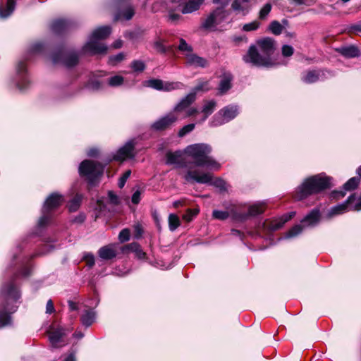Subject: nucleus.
Segmentation results:
<instances>
[{"mask_svg":"<svg viewBox=\"0 0 361 361\" xmlns=\"http://www.w3.org/2000/svg\"><path fill=\"white\" fill-rule=\"evenodd\" d=\"M217 25L219 24L216 21V18H215V14L212 12L202 23V27L205 30H211L215 27Z\"/></svg>","mask_w":361,"mask_h":361,"instance_id":"e433bc0d","label":"nucleus"},{"mask_svg":"<svg viewBox=\"0 0 361 361\" xmlns=\"http://www.w3.org/2000/svg\"><path fill=\"white\" fill-rule=\"evenodd\" d=\"M62 202L63 196L57 192H53L47 197L42 208V215L31 233L32 236L42 235L53 219V211L59 208Z\"/></svg>","mask_w":361,"mask_h":361,"instance_id":"20e7f679","label":"nucleus"},{"mask_svg":"<svg viewBox=\"0 0 361 361\" xmlns=\"http://www.w3.org/2000/svg\"><path fill=\"white\" fill-rule=\"evenodd\" d=\"M360 183V178L358 177H353L350 178L343 185L342 190H333L331 192L330 197L334 199H338L343 197L345 195L346 191H350L355 189Z\"/></svg>","mask_w":361,"mask_h":361,"instance_id":"aec40b11","label":"nucleus"},{"mask_svg":"<svg viewBox=\"0 0 361 361\" xmlns=\"http://www.w3.org/2000/svg\"><path fill=\"white\" fill-rule=\"evenodd\" d=\"M272 6L270 3H267L261 8L259 13V18L265 20L271 10Z\"/></svg>","mask_w":361,"mask_h":361,"instance_id":"09e8293b","label":"nucleus"},{"mask_svg":"<svg viewBox=\"0 0 361 361\" xmlns=\"http://www.w3.org/2000/svg\"><path fill=\"white\" fill-rule=\"evenodd\" d=\"M225 7H218L212 12L215 14V18L218 24L221 23L229 15V12L226 11Z\"/></svg>","mask_w":361,"mask_h":361,"instance_id":"4c0bfd02","label":"nucleus"},{"mask_svg":"<svg viewBox=\"0 0 361 361\" xmlns=\"http://www.w3.org/2000/svg\"><path fill=\"white\" fill-rule=\"evenodd\" d=\"M114 4L116 6H122L123 10L119 11L114 17L115 20H120L122 19L129 20H130L134 14V8L129 4H127V0H113Z\"/></svg>","mask_w":361,"mask_h":361,"instance_id":"a211bd4d","label":"nucleus"},{"mask_svg":"<svg viewBox=\"0 0 361 361\" xmlns=\"http://www.w3.org/2000/svg\"><path fill=\"white\" fill-rule=\"evenodd\" d=\"M131 174L130 170L126 171L123 175L119 178L118 182V186L119 188H123L127 181V180L129 178Z\"/></svg>","mask_w":361,"mask_h":361,"instance_id":"603ef678","label":"nucleus"},{"mask_svg":"<svg viewBox=\"0 0 361 361\" xmlns=\"http://www.w3.org/2000/svg\"><path fill=\"white\" fill-rule=\"evenodd\" d=\"M331 180L332 178L324 173L311 176L304 179L295 189L293 197L300 201L310 195L318 194L331 187Z\"/></svg>","mask_w":361,"mask_h":361,"instance_id":"7ed1b4c3","label":"nucleus"},{"mask_svg":"<svg viewBox=\"0 0 361 361\" xmlns=\"http://www.w3.org/2000/svg\"><path fill=\"white\" fill-rule=\"evenodd\" d=\"M355 200V195H350L345 201L331 207L327 214L326 217L331 219L334 216L343 214L350 210L349 206L351 205L353 200Z\"/></svg>","mask_w":361,"mask_h":361,"instance_id":"6ab92c4d","label":"nucleus"},{"mask_svg":"<svg viewBox=\"0 0 361 361\" xmlns=\"http://www.w3.org/2000/svg\"><path fill=\"white\" fill-rule=\"evenodd\" d=\"M182 154L183 153L180 150H177L173 152H167L166 154V164L175 165L176 168H185L187 169V171L191 168L188 167L187 164L182 160Z\"/></svg>","mask_w":361,"mask_h":361,"instance_id":"412c9836","label":"nucleus"},{"mask_svg":"<svg viewBox=\"0 0 361 361\" xmlns=\"http://www.w3.org/2000/svg\"><path fill=\"white\" fill-rule=\"evenodd\" d=\"M322 220V214L318 207L312 209L300 220L302 226L306 228H313L317 227Z\"/></svg>","mask_w":361,"mask_h":361,"instance_id":"f3484780","label":"nucleus"},{"mask_svg":"<svg viewBox=\"0 0 361 361\" xmlns=\"http://www.w3.org/2000/svg\"><path fill=\"white\" fill-rule=\"evenodd\" d=\"M65 329L62 327H59L55 330L49 333V340L54 348H56L58 343L61 341V338L65 336Z\"/></svg>","mask_w":361,"mask_h":361,"instance_id":"c85d7f7f","label":"nucleus"},{"mask_svg":"<svg viewBox=\"0 0 361 361\" xmlns=\"http://www.w3.org/2000/svg\"><path fill=\"white\" fill-rule=\"evenodd\" d=\"M250 0H234L231 8L234 11L241 13L243 16L247 15L250 10Z\"/></svg>","mask_w":361,"mask_h":361,"instance_id":"cd10ccee","label":"nucleus"},{"mask_svg":"<svg viewBox=\"0 0 361 361\" xmlns=\"http://www.w3.org/2000/svg\"><path fill=\"white\" fill-rule=\"evenodd\" d=\"M82 260L86 262V264L89 268H92L95 263L94 256L92 252H84Z\"/></svg>","mask_w":361,"mask_h":361,"instance_id":"de8ad7c7","label":"nucleus"},{"mask_svg":"<svg viewBox=\"0 0 361 361\" xmlns=\"http://www.w3.org/2000/svg\"><path fill=\"white\" fill-rule=\"evenodd\" d=\"M232 77L231 75H225L219 83V90H228L231 88Z\"/></svg>","mask_w":361,"mask_h":361,"instance_id":"58836bf2","label":"nucleus"},{"mask_svg":"<svg viewBox=\"0 0 361 361\" xmlns=\"http://www.w3.org/2000/svg\"><path fill=\"white\" fill-rule=\"evenodd\" d=\"M199 212V209H188L187 214L184 216V218L186 219L187 221H190L193 217L197 215Z\"/></svg>","mask_w":361,"mask_h":361,"instance_id":"338daca9","label":"nucleus"},{"mask_svg":"<svg viewBox=\"0 0 361 361\" xmlns=\"http://www.w3.org/2000/svg\"><path fill=\"white\" fill-rule=\"evenodd\" d=\"M123 81L124 79L123 76L116 75L109 78L106 80V82L109 84V86L112 87H116L122 85Z\"/></svg>","mask_w":361,"mask_h":361,"instance_id":"a19ab883","label":"nucleus"},{"mask_svg":"<svg viewBox=\"0 0 361 361\" xmlns=\"http://www.w3.org/2000/svg\"><path fill=\"white\" fill-rule=\"evenodd\" d=\"M179 51H180L185 56V54H191L192 52V47L189 45L186 41L183 39H180V44L178 47Z\"/></svg>","mask_w":361,"mask_h":361,"instance_id":"c03bdc74","label":"nucleus"},{"mask_svg":"<svg viewBox=\"0 0 361 361\" xmlns=\"http://www.w3.org/2000/svg\"><path fill=\"white\" fill-rule=\"evenodd\" d=\"M338 53L346 58H355L360 56V51L357 47L350 45L341 47L336 49Z\"/></svg>","mask_w":361,"mask_h":361,"instance_id":"7c9ffc66","label":"nucleus"},{"mask_svg":"<svg viewBox=\"0 0 361 361\" xmlns=\"http://www.w3.org/2000/svg\"><path fill=\"white\" fill-rule=\"evenodd\" d=\"M85 214L84 213H80L71 220V222L76 224H82L85 221Z\"/></svg>","mask_w":361,"mask_h":361,"instance_id":"e2e57ef3","label":"nucleus"},{"mask_svg":"<svg viewBox=\"0 0 361 361\" xmlns=\"http://www.w3.org/2000/svg\"><path fill=\"white\" fill-rule=\"evenodd\" d=\"M217 106V101L214 99H204L200 112L203 116L200 122H204L215 111Z\"/></svg>","mask_w":361,"mask_h":361,"instance_id":"5701e85b","label":"nucleus"},{"mask_svg":"<svg viewBox=\"0 0 361 361\" xmlns=\"http://www.w3.org/2000/svg\"><path fill=\"white\" fill-rule=\"evenodd\" d=\"M130 67L135 72H142L145 69V64L140 60H135L131 63Z\"/></svg>","mask_w":361,"mask_h":361,"instance_id":"8fccbe9b","label":"nucleus"},{"mask_svg":"<svg viewBox=\"0 0 361 361\" xmlns=\"http://www.w3.org/2000/svg\"><path fill=\"white\" fill-rule=\"evenodd\" d=\"M42 242L43 243V247L42 250L37 254V255L49 253L57 248L56 245L54 244V240L50 238H42Z\"/></svg>","mask_w":361,"mask_h":361,"instance_id":"473e14b6","label":"nucleus"},{"mask_svg":"<svg viewBox=\"0 0 361 361\" xmlns=\"http://www.w3.org/2000/svg\"><path fill=\"white\" fill-rule=\"evenodd\" d=\"M333 76L331 71L327 70H310L302 73L301 80L305 83H314Z\"/></svg>","mask_w":361,"mask_h":361,"instance_id":"dca6fc26","label":"nucleus"},{"mask_svg":"<svg viewBox=\"0 0 361 361\" xmlns=\"http://www.w3.org/2000/svg\"><path fill=\"white\" fill-rule=\"evenodd\" d=\"M57 97L60 98L61 102L70 100L76 97L77 92H57Z\"/></svg>","mask_w":361,"mask_h":361,"instance_id":"a18cd8bd","label":"nucleus"},{"mask_svg":"<svg viewBox=\"0 0 361 361\" xmlns=\"http://www.w3.org/2000/svg\"><path fill=\"white\" fill-rule=\"evenodd\" d=\"M195 127V123H189L185 126H184L183 128H181L178 133V135L180 137H183L185 136L187 134L191 133Z\"/></svg>","mask_w":361,"mask_h":361,"instance_id":"49530a36","label":"nucleus"},{"mask_svg":"<svg viewBox=\"0 0 361 361\" xmlns=\"http://www.w3.org/2000/svg\"><path fill=\"white\" fill-rule=\"evenodd\" d=\"M209 88V81L204 79H200L193 90H204Z\"/></svg>","mask_w":361,"mask_h":361,"instance_id":"864d4df0","label":"nucleus"},{"mask_svg":"<svg viewBox=\"0 0 361 361\" xmlns=\"http://www.w3.org/2000/svg\"><path fill=\"white\" fill-rule=\"evenodd\" d=\"M185 58L186 63L190 66L204 68L207 66V61L204 58L200 57L192 52L185 54Z\"/></svg>","mask_w":361,"mask_h":361,"instance_id":"a878e982","label":"nucleus"},{"mask_svg":"<svg viewBox=\"0 0 361 361\" xmlns=\"http://www.w3.org/2000/svg\"><path fill=\"white\" fill-rule=\"evenodd\" d=\"M98 255L102 259L110 260L116 257L117 252L114 248V245L109 244L100 247L98 250Z\"/></svg>","mask_w":361,"mask_h":361,"instance_id":"bb28decb","label":"nucleus"},{"mask_svg":"<svg viewBox=\"0 0 361 361\" xmlns=\"http://www.w3.org/2000/svg\"><path fill=\"white\" fill-rule=\"evenodd\" d=\"M80 320L82 324L86 328L90 326L96 320V312L93 309L85 310Z\"/></svg>","mask_w":361,"mask_h":361,"instance_id":"c756f323","label":"nucleus"},{"mask_svg":"<svg viewBox=\"0 0 361 361\" xmlns=\"http://www.w3.org/2000/svg\"><path fill=\"white\" fill-rule=\"evenodd\" d=\"M211 152V147L204 143L190 145L185 149V153L194 160L195 166L219 170L221 166L209 156Z\"/></svg>","mask_w":361,"mask_h":361,"instance_id":"39448f33","label":"nucleus"},{"mask_svg":"<svg viewBox=\"0 0 361 361\" xmlns=\"http://www.w3.org/2000/svg\"><path fill=\"white\" fill-rule=\"evenodd\" d=\"M305 229L302 224L300 223L299 224H296L290 228L288 231H287L284 235L285 239L295 238L300 234H301L303 230Z\"/></svg>","mask_w":361,"mask_h":361,"instance_id":"c9c22d12","label":"nucleus"},{"mask_svg":"<svg viewBox=\"0 0 361 361\" xmlns=\"http://www.w3.org/2000/svg\"><path fill=\"white\" fill-rule=\"evenodd\" d=\"M73 27V23L66 19H57L53 21L51 28L56 34H60Z\"/></svg>","mask_w":361,"mask_h":361,"instance_id":"b1692460","label":"nucleus"},{"mask_svg":"<svg viewBox=\"0 0 361 361\" xmlns=\"http://www.w3.org/2000/svg\"><path fill=\"white\" fill-rule=\"evenodd\" d=\"M136 145V138L128 140L123 146L109 155L107 163L111 161H123L128 159H133L135 156L134 151Z\"/></svg>","mask_w":361,"mask_h":361,"instance_id":"9b49d317","label":"nucleus"},{"mask_svg":"<svg viewBox=\"0 0 361 361\" xmlns=\"http://www.w3.org/2000/svg\"><path fill=\"white\" fill-rule=\"evenodd\" d=\"M294 215V212H291L289 214H286L283 215L281 218L274 219L271 221H266L263 224V226L269 231H275L281 228Z\"/></svg>","mask_w":361,"mask_h":361,"instance_id":"4be33fe9","label":"nucleus"},{"mask_svg":"<svg viewBox=\"0 0 361 361\" xmlns=\"http://www.w3.org/2000/svg\"><path fill=\"white\" fill-rule=\"evenodd\" d=\"M25 65L23 63H20L17 68L18 73L16 75L8 78L6 80V87L8 89H18L19 90L31 88V82L28 77L25 75Z\"/></svg>","mask_w":361,"mask_h":361,"instance_id":"9d476101","label":"nucleus"},{"mask_svg":"<svg viewBox=\"0 0 361 361\" xmlns=\"http://www.w3.org/2000/svg\"><path fill=\"white\" fill-rule=\"evenodd\" d=\"M130 239V231L128 228H124L121 230L118 235V240L121 243H125L128 241Z\"/></svg>","mask_w":361,"mask_h":361,"instance_id":"5fc2aeb1","label":"nucleus"},{"mask_svg":"<svg viewBox=\"0 0 361 361\" xmlns=\"http://www.w3.org/2000/svg\"><path fill=\"white\" fill-rule=\"evenodd\" d=\"M180 226V220L177 215L170 214L169 216V228L171 231H174Z\"/></svg>","mask_w":361,"mask_h":361,"instance_id":"79ce46f5","label":"nucleus"},{"mask_svg":"<svg viewBox=\"0 0 361 361\" xmlns=\"http://www.w3.org/2000/svg\"><path fill=\"white\" fill-rule=\"evenodd\" d=\"M15 7L16 0H8L5 8L0 7V17H8L13 12Z\"/></svg>","mask_w":361,"mask_h":361,"instance_id":"f704fd0d","label":"nucleus"},{"mask_svg":"<svg viewBox=\"0 0 361 361\" xmlns=\"http://www.w3.org/2000/svg\"><path fill=\"white\" fill-rule=\"evenodd\" d=\"M350 210L360 211L361 210V197L353 201L351 205L349 206Z\"/></svg>","mask_w":361,"mask_h":361,"instance_id":"680f3d73","label":"nucleus"},{"mask_svg":"<svg viewBox=\"0 0 361 361\" xmlns=\"http://www.w3.org/2000/svg\"><path fill=\"white\" fill-rule=\"evenodd\" d=\"M143 233V229L140 224H137L134 226V238L139 239L142 237Z\"/></svg>","mask_w":361,"mask_h":361,"instance_id":"0e129e2a","label":"nucleus"},{"mask_svg":"<svg viewBox=\"0 0 361 361\" xmlns=\"http://www.w3.org/2000/svg\"><path fill=\"white\" fill-rule=\"evenodd\" d=\"M108 198L109 202L113 205H118L119 204L118 197L111 190L108 192Z\"/></svg>","mask_w":361,"mask_h":361,"instance_id":"bf43d9fd","label":"nucleus"},{"mask_svg":"<svg viewBox=\"0 0 361 361\" xmlns=\"http://www.w3.org/2000/svg\"><path fill=\"white\" fill-rule=\"evenodd\" d=\"M152 216L153 220L156 224L157 228H158L159 231H160L161 230V217H160L159 212L156 209H154L152 212Z\"/></svg>","mask_w":361,"mask_h":361,"instance_id":"13d9d810","label":"nucleus"},{"mask_svg":"<svg viewBox=\"0 0 361 361\" xmlns=\"http://www.w3.org/2000/svg\"><path fill=\"white\" fill-rule=\"evenodd\" d=\"M185 183L193 184H207L218 188L220 192L226 191V183L221 178L213 179V176L209 172H201L197 169H189L183 174Z\"/></svg>","mask_w":361,"mask_h":361,"instance_id":"423d86ee","label":"nucleus"},{"mask_svg":"<svg viewBox=\"0 0 361 361\" xmlns=\"http://www.w3.org/2000/svg\"><path fill=\"white\" fill-rule=\"evenodd\" d=\"M51 59L54 63H62L66 67L71 68L78 64V55L75 52L66 53L60 49L52 55Z\"/></svg>","mask_w":361,"mask_h":361,"instance_id":"2eb2a0df","label":"nucleus"},{"mask_svg":"<svg viewBox=\"0 0 361 361\" xmlns=\"http://www.w3.org/2000/svg\"><path fill=\"white\" fill-rule=\"evenodd\" d=\"M257 44L259 50L254 45L250 46L247 54L243 56L244 61L259 67L274 66L275 63L272 61L271 56L276 49L275 41L270 37H266L259 40Z\"/></svg>","mask_w":361,"mask_h":361,"instance_id":"f03ea898","label":"nucleus"},{"mask_svg":"<svg viewBox=\"0 0 361 361\" xmlns=\"http://www.w3.org/2000/svg\"><path fill=\"white\" fill-rule=\"evenodd\" d=\"M259 25V22L254 20L251 23L245 24L243 27V30L245 32L254 31L258 29Z\"/></svg>","mask_w":361,"mask_h":361,"instance_id":"3c124183","label":"nucleus"},{"mask_svg":"<svg viewBox=\"0 0 361 361\" xmlns=\"http://www.w3.org/2000/svg\"><path fill=\"white\" fill-rule=\"evenodd\" d=\"M269 29L274 35H279L283 31V26L279 21L274 20L270 23Z\"/></svg>","mask_w":361,"mask_h":361,"instance_id":"37998d69","label":"nucleus"},{"mask_svg":"<svg viewBox=\"0 0 361 361\" xmlns=\"http://www.w3.org/2000/svg\"><path fill=\"white\" fill-rule=\"evenodd\" d=\"M282 54L285 57H289L293 54L294 49L290 45H283L281 49Z\"/></svg>","mask_w":361,"mask_h":361,"instance_id":"4d7b16f0","label":"nucleus"},{"mask_svg":"<svg viewBox=\"0 0 361 361\" xmlns=\"http://www.w3.org/2000/svg\"><path fill=\"white\" fill-rule=\"evenodd\" d=\"M145 87L156 90H173L183 88V85L179 82H164L160 79L152 78L142 82Z\"/></svg>","mask_w":361,"mask_h":361,"instance_id":"4468645a","label":"nucleus"},{"mask_svg":"<svg viewBox=\"0 0 361 361\" xmlns=\"http://www.w3.org/2000/svg\"><path fill=\"white\" fill-rule=\"evenodd\" d=\"M178 121V116L173 113L164 114L153 123L149 126L150 130L155 133H161L171 128Z\"/></svg>","mask_w":361,"mask_h":361,"instance_id":"ddd939ff","label":"nucleus"},{"mask_svg":"<svg viewBox=\"0 0 361 361\" xmlns=\"http://www.w3.org/2000/svg\"><path fill=\"white\" fill-rule=\"evenodd\" d=\"M264 212V209L260 204H254L250 205L247 212H242L237 209L235 207L230 209V216L231 219L237 222H244L247 219L255 217Z\"/></svg>","mask_w":361,"mask_h":361,"instance_id":"f8f14e48","label":"nucleus"},{"mask_svg":"<svg viewBox=\"0 0 361 361\" xmlns=\"http://www.w3.org/2000/svg\"><path fill=\"white\" fill-rule=\"evenodd\" d=\"M240 108L236 104H229L221 109L210 120V127H217L226 124L237 117Z\"/></svg>","mask_w":361,"mask_h":361,"instance_id":"1a4fd4ad","label":"nucleus"},{"mask_svg":"<svg viewBox=\"0 0 361 361\" xmlns=\"http://www.w3.org/2000/svg\"><path fill=\"white\" fill-rule=\"evenodd\" d=\"M212 216L214 219L224 221L230 216V209L228 211L214 209Z\"/></svg>","mask_w":361,"mask_h":361,"instance_id":"ea45409f","label":"nucleus"},{"mask_svg":"<svg viewBox=\"0 0 361 361\" xmlns=\"http://www.w3.org/2000/svg\"><path fill=\"white\" fill-rule=\"evenodd\" d=\"M83 195L81 194H76L68 203V208L69 212H76L80 207Z\"/></svg>","mask_w":361,"mask_h":361,"instance_id":"72a5a7b5","label":"nucleus"},{"mask_svg":"<svg viewBox=\"0 0 361 361\" xmlns=\"http://www.w3.org/2000/svg\"><path fill=\"white\" fill-rule=\"evenodd\" d=\"M125 59V55L123 53H119L116 55L110 56L109 61L112 64L121 62Z\"/></svg>","mask_w":361,"mask_h":361,"instance_id":"052dcab7","label":"nucleus"},{"mask_svg":"<svg viewBox=\"0 0 361 361\" xmlns=\"http://www.w3.org/2000/svg\"><path fill=\"white\" fill-rule=\"evenodd\" d=\"M204 0H188L182 9L184 14L197 11Z\"/></svg>","mask_w":361,"mask_h":361,"instance_id":"2f4dec72","label":"nucleus"},{"mask_svg":"<svg viewBox=\"0 0 361 361\" xmlns=\"http://www.w3.org/2000/svg\"><path fill=\"white\" fill-rule=\"evenodd\" d=\"M21 251V245H18L8 267L13 276L0 288V329L12 325V314L21 302L19 280L29 277L32 273L31 257L19 255Z\"/></svg>","mask_w":361,"mask_h":361,"instance_id":"f257e3e1","label":"nucleus"},{"mask_svg":"<svg viewBox=\"0 0 361 361\" xmlns=\"http://www.w3.org/2000/svg\"><path fill=\"white\" fill-rule=\"evenodd\" d=\"M111 32L110 26H102L95 29L89 37L88 41L82 47L84 53L90 54H104L107 47L100 42L101 39H106Z\"/></svg>","mask_w":361,"mask_h":361,"instance_id":"6e6552de","label":"nucleus"},{"mask_svg":"<svg viewBox=\"0 0 361 361\" xmlns=\"http://www.w3.org/2000/svg\"><path fill=\"white\" fill-rule=\"evenodd\" d=\"M107 164V161L102 164L100 162L90 159L83 160L78 166L79 176L84 178L88 185L94 186L104 173V169Z\"/></svg>","mask_w":361,"mask_h":361,"instance_id":"0eeeda50","label":"nucleus"},{"mask_svg":"<svg viewBox=\"0 0 361 361\" xmlns=\"http://www.w3.org/2000/svg\"><path fill=\"white\" fill-rule=\"evenodd\" d=\"M195 99L196 92H190L186 96L180 100V102L174 106L173 109L176 111H182L190 106Z\"/></svg>","mask_w":361,"mask_h":361,"instance_id":"393cba45","label":"nucleus"},{"mask_svg":"<svg viewBox=\"0 0 361 361\" xmlns=\"http://www.w3.org/2000/svg\"><path fill=\"white\" fill-rule=\"evenodd\" d=\"M140 247H140V244L137 243H135V242L131 243L126 246V250H128L132 252H134V253H135Z\"/></svg>","mask_w":361,"mask_h":361,"instance_id":"774afa93","label":"nucleus"},{"mask_svg":"<svg viewBox=\"0 0 361 361\" xmlns=\"http://www.w3.org/2000/svg\"><path fill=\"white\" fill-rule=\"evenodd\" d=\"M44 44L41 42H36L30 47V51L32 54L41 53L44 49Z\"/></svg>","mask_w":361,"mask_h":361,"instance_id":"6e6d98bb","label":"nucleus"},{"mask_svg":"<svg viewBox=\"0 0 361 361\" xmlns=\"http://www.w3.org/2000/svg\"><path fill=\"white\" fill-rule=\"evenodd\" d=\"M154 47L157 49V51L161 53H165L167 51V49L164 46V42L161 40L155 42L154 44Z\"/></svg>","mask_w":361,"mask_h":361,"instance_id":"69168bd1","label":"nucleus"}]
</instances>
